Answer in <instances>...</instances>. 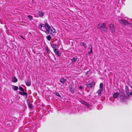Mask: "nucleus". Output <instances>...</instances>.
I'll return each mask as SVG.
<instances>
[{"mask_svg":"<svg viewBox=\"0 0 132 132\" xmlns=\"http://www.w3.org/2000/svg\"><path fill=\"white\" fill-rule=\"evenodd\" d=\"M45 24H42L39 25L38 28L39 29L44 31V29H46V27L45 26Z\"/></svg>","mask_w":132,"mask_h":132,"instance_id":"obj_7","label":"nucleus"},{"mask_svg":"<svg viewBox=\"0 0 132 132\" xmlns=\"http://www.w3.org/2000/svg\"><path fill=\"white\" fill-rule=\"evenodd\" d=\"M60 82L62 84H64L66 82V80L62 78L60 79Z\"/></svg>","mask_w":132,"mask_h":132,"instance_id":"obj_11","label":"nucleus"},{"mask_svg":"<svg viewBox=\"0 0 132 132\" xmlns=\"http://www.w3.org/2000/svg\"><path fill=\"white\" fill-rule=\"evenodd\" d=\"M20 36L21 38H23V39H24V38H23V37L21 36Z\"/></svg>","mask_w":132,"mask_h":132,"instance_id":"obj_31","label":"nucleus"},{"mask_svg":"<svg viewBox=\"0 0 132 132\" xmlns=\"http://www.w3.org/2000/svg\"><path fill=\"white\" fill-rule=\"evenodd\" d=\"M12 89L15 90H18V87L15 86H12Z\"/></svg>","mask_w":132,"mask_h":132,"instance_id":"obj_18","label":"nucleus"},{"mask_svg":"<svg viewBox=\"0 0 132 132\" xmlns=\"http://www.w3.org/2000/svg\"><path fill=\"white\" fill-rule=\"evenodd\" d=\"M19 89L20 90L22 91V92L24 91V89L21 87H19Z\"/></svg>","mask_w":132,"mask_h":132,"instance_id":"obj_27","label":"nucleus"},{"mask_svg":"<svg viewBox=\"0 0 132 132\" xmlns=\"http://www.w3.org/2000/svg\"><path fill=\"white\" fill-rule=\"evenodd\" d=\"M109 28L111 30V32L114 33L115 32V28L114 25L111 23L109 25Z\"/></svg>","mask_w":132,"mask_h":132,"instance_id":"obj_3","label":"nucleus"},{"mask_svg":"<svg viewBox=\"0 0 132 132\" xmlns=\"http://www.w3.org/2000/svg\"><path fill=\"white\" fill-rule=\"evenodd\" d=\"M38 14L40 17H42L43 16L44 13L42 11H39Z\"/></svg>","mask_w":132,"mask_h":132,"instance_id":"obj_15","label":"nucleus"},{"mask_svg":"<svg viewBox=\"0 0 132 132\" xmlns=\"http://www.w3.org/2000/svg\"><path fill=\"white\" fill-rule=\"evenodd\" d=\"M119 95V93L118 92H117L113 94V97L114 98H116Z\"/></svg>","mask_w":132,"mask_h":132,"instance_id":"obj_13","label":"nucleus"},{"mask_svg":"<svg viewBox=\"0 0 132 132\" xmlns=\"http://www.w3.org/2000/svg\"><path fill=\"white\" fill-rule=\"evenodd\" d=\"M70 91L72 93H73L75 92V90L72 88V86H70Z\"/></svg>","mask_w":132,"mask_h":132,"instance_id":"obj_19","label":"nucleus"},{"mask_svg":"<svg viewBox=\"0 0 132 132\" xmlns=\"http://www.w3.org/2000/svg\"><path fill=\"white\" fill-rule=\"evenodd\" d=\"M81 102V103L84 105H86L87 107L88 108L89 107L91 106L87 102L84 101L82 100Z\"/></svg>","mask_w":132,"mask_h":132,"instance_id":"obj_9","label":"nucleus"},{"mask_svg":"<svg viewBox=\"0 0 132 132\" xmlns=\"http://www.w3.org/2000/svg\"><path fill=\"white\" fill-rule=\"evenodd\" d=\"M102 90H103V89H99L98 91V95H101V92L102 91Z\"/></svg>","mask_w":132,"mask_h":132,"instance_id":"obj_23","label":"nucleus"},{"mask_svg":"<svg viewBox=\"0 0 132 132\" xmlns=\"http://www.w3.org/2000/svg\"><path fill=\"white\" fill-rule=\"evenodd\" d=\"M77 59V58L76 57H74L72 59H71V60L72 61V63H74Z\"/></svg>","mask_w":132,"mask_h":132,"instance_id":"obj_21","label":"nucleus"},{"mask_svg":"<svg viewBox=\"0 0 132 132\" xmlns=\"http://www.w3.org/2000/svg\"><path fill=\"white\" fill-rule=\"evenodd\" d=\"M130 95L132 96V91H131L130 93Z\"/></svg>","mask_w":132,"mask_h":132,"instance_id":"obj_30","label":"nucleus"},{"mask_svg":"<svg viewBox=\"0 0 132 132\" xmlns=\"http://www.w3.org/2000/svg\"><path fill=\"white\" fill-rule=\"evenodd\" d=\"M54 51L55 53V54H56L58 56H60V52L57 49H54Z\"/></svg>","mask_w":132,"mask_h":132,"instance_id":"obj_10","label":"nucleus"},{"mask_svg":"<svg viewBox=\"0 0 132 132\" xmlns=\"http://www.w3.org/2000/svg\"><path fill=\"white\" fill-rule=\"evenodd\" d=\"M80 45L83 46L84 48H86V45L83 43H81L80 44Z\"/></svg>","mask_w":132,"mask_h":132,"instance_id":"obj_22","label":"nucleus"},{"mask_svg":"<svg viewBox=\"0 0 132 132\" xmlns=\"http://www.w3.org/2000/svg\"><path fill=\"white\" fill-rule=\"evenodd\" d=\"M28 107L30 109H32V106L31 103H28Z\"/></svg>","mask_w":132,"mask_h":132,"instance_id":"obj_20","label":"nucleus"},{"mask_svg":"<svg viewBox=\"0 0 132 132\" xmlns=\"http://www.w3.org/2000/svg\"><path fill=\"white\" fill-rule=\"evenodd\" d=\"M83 88V87L81 86H80L79 87V89L80 90L82 89Z\"/></svg>","mask_w":132,"mask_h":132,"instance_id":"obj_29","label":"nucleus"},{"mask_svg":"<svg viewBox=\"0 0 132 132\" xmlns=\"http://www.w3.org/2000/svg\"><path fill=\"white\" fill-rule=\"evenodd\" d=\"M28 17L30 20H31L32 18V16L30 15H28Z\"/></svg>","mask_w":132,"mask_h":132,"instance_id":"obj_28","label":"nucleus"},{"mask_svg":"<svg viewBox=\"0 0 132 132\" xmlns=\"http://www.w3.org/2000/svg\"><path fill=\"white\" fill-rule=\"evenodd\" d=\"M89 48H90V51L88 53L89 54H90L92 53V46L90 45H89Z\"/></svg>","mask_w":132,"mask_h":132,"instance_id":"obj_17","label":"nucleus"},{"mask_svg":"<svg viewBox=\"0 0 132 132\" xmlns=\"http://www.w3.org/2000/svg\"><path fill=\"white\" fill-rule=\"evenodd\" d=\"M19 93L20 95H22L23 96H27V93L24 91H22V92H19Z\"/></svg>","mask_w":132,"mask_h":132,"instance_id":"obj_14","label":"nucleus"},{"mask_svg":"<svg viewBox=\"0 0 132 132\" xmlns=\"http://www.w3.org/2000/svg\"><path fill=\"white\" fill-rule=\"evenodd\" d=\"M126 20V19L124 20L122 19L119 20L121 24L124 25H127L129 23V22L127 21Z\"/></svg>","mask_w":132,"mask_h":132,"instance_id":"obj_5","label":"nucleus"},{"mask_svg":"<svg viewBox=\"0 0 132 132\" xmlns=\"http://www.w3.org/2000/svg\"><path fill=\"white\" fill-rule=\"evenodd\" d=\"M12 81L14 82H16L17 81V79L14 76H13L12 78Z\"/></svg>","mask_w":132,"mask_h":132,"instance_id":"obj_12","label":"nucleus"},{"mask_svg":"<svg viewBox=\"0 0 132 132\" xmlns=\"http://www.w3.org/2000/svg\"><path fill=\"white\" fill-rule=\"evenodd\" d=\"M26 85L28 86H29L31 85V81L29 80H27L26 81Z\"/></svg>","mask_w":132,"mask_h":132,"instance_id":"obj_16","label":"nucleus"},{"mask_svg":"<svg viewBox=\"0 0 132 132\" xmlns=\"http://www.w3.org/2000/svg\"><path fill=\"white\" fill-rule=\"evenodd\" d=\"M120 98L121 102H123L125 101V100L126 98V97L125 96L124 94H122L121 96H120Z\"/></svg>","mask_w":132,"mask_h":132,"instance_id":"obj_8","label":"nucleus"},{"mask_svg":"<svg viewBox=\"0 0 132 132\" xmlns=\"http://www.w3.org/2000/svg\"><path fill=\"white\" fill-rule=\"evenodd\" d=\"M95 84V83L93 82L92 83H89V84H85V85L86 86V87L90 89L93 88L94 87Z\"/></svg>","mask_w":132,"mask_h":132,"instance_id":"obj_4","label":"nucleus"},{"mask_svg":"<svg viewBox=\"0 0 132 132\" xmlns=\"http://www.w3.org/2000/svg\"><path fill=\"white\" fill-rule=\"evenodd\" d=\"M45 50L46 51L47 53L48 54L50 53V50L47 47L45 48Z\"/></svg>","mask_w":132,"mask_h":132,"instance_id":"obj_24","label":"nucleus"},{"mask_svg":"<svg viewBox=\"0 0 132 132\" xmlns=\"http://www.w3.org/2000/svg\"><path fill=\"white\" fill-rule=\"evenodd\" d=\"M97 27L100 28L102 31L106 32L107 31V28L105 23H100L97 26Z\"/></svg>","mask_w":132,"mask_h":132,"instance_id":"obj_2","label":"nucleus"},{"mask_svg":"<svg viewBox=\"0 0 132 132\" xmlns=\"http://www.w3.org/2000/svg\"><path fill=\"white\" fill-rule=\"evenodd\" d=\"M100 89H103V85L102 83H101L100 85Z\"/></svg>","mask_w":132,"mask_h":132,"instance_id":"obj_26","label":"nucleus"},{"mask_svg":"<svg viewBox=\"0 0 132 132\" xmlns=\"http://www.w3.org/2000/svg\"><path fill=\"white\" fill-rule=\"evenodd\" d=\"M59 41L57 40L55 41L54 43L51 44L52 47L53 48H56L59 45Z\"/></svg>","mask_w":132,"mask_h":132,"instance_id":"obj_6","label":"nucleus"},{"mask_svg":"<svg viewBox=\"0 0 132 132\" xmlns=\"http://www.w3.org/2000/svg\"><path fill=\"white\" fill-rule=\"evenodd\" d=\"M46 38L48 40H50L51 39V37L50 35L46 36Z\"/></svg>","mask_w":132,"mask_h":132,"instance_id":"obj_25","label":"nucleus"},{"mask_svg":"<svg viewBox=\"0 0 132 132\" xmlns=\"http://www.w3.org/2000/svg\"><path fill=\"white\" fill-rule=\"evenodd\" d=\"M45 26L46 27H45L46 30V34H48L50 32L52 34L55 32V30L53 27L51 28L47 22H45Z\"/></svg>","mask_w":132,"mask_h":132,"instance_id":"obj_1","label":"nucleus"},{"mask_svg":"<svg viewBox=\"0 0 132 132\" xmlns=\"http://www.w3.org/2000/svg\"><path fill=\"white\" fill-rule=\"evenodd\" d=\"M114 101V100L113 101V102Z\"/></svg>","mask_w":132,"mask_h":132,"instance_id":"obj_32","label":"nucleus"}]
</instances>
